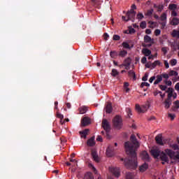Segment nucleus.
Listing matches in <instances>:
<instances>
[{
  "instance_id": "obj_29",
  "label": "nucleus",
  "mask_w": 179,
  "mask_h": 179,
  "mask_svg": "<svg viewBox=\"0 0 179 179\" xmlns=\"http://www.w3.org/2000/svg\"><path fill=\"white\" fill-rule=\"evenodd\" d=\"M92 156L95 162H99V155H97V152L96 151L92 152Z\"/></svg>"
},
{
  "instance_id": "obj_34",
  "label": "nucleus",
  "mask_w": 179,
  "mask_h": 179,
  "mask_svg": "<svg viewBox=\"0 0 179 179\" xmlns=\"http://www.w3.org/2000/svg\"><path fill=\"white\" fill-rule=\"evenodd\" d=\"M160 61L159 60H157V61H155L152 64H151V66L152 68H155V66H157V65H160Z\"/></svg>"
},
{
  "instance_id": "obj_31",
  "label": "nucleus",
  "mask_w": 179,
  "mask_h": 179,
  "mask_svg": "<svg viewBox=\"0 0 179 179\" xmlns=\"http://www.w3.org/2000/svg\"><path fill=\"white\" fill-rule=\"evenodd\" d=\"M87 107L83 106V107L80 108V114H85V113H87Z\"/></svg>"
},
{
  "instance_id": "obj_50",
  "label": "nucleus",
  "mask_w": 179,
  "mask_h": 179,
  "mask_svg": "<svg viewBox=\"0 0 179 179\" xmlns=\"http://www.w3.org/2000/svg\"><path fill=\"white\" fill-rule=\"evenodd\" d=\"M173 92L169 93L168 94V98L166 99V100L171 101V98L173 97Z\"/></svg>"
},
{
  "instance_id": "obj_58",
  "label": "nucleus",
  "mask_w": 179,
  "mask_h": 179,
  "mask_svg": "<svg viewBox=\"0 0 179 179\" xmlns=\"http://www.w3.org/2000/svg\"><path fill=\"white\" fill-rule=\"evenodd\" d=\"M61 143H66V138L65 137H62L60 138Z\"/></svg>"
},
{
  "instance_id": "obj_54",
  "label": "nucleus",
  "mask_w": 179,
  "mask_h": 179,
  "mask_svg": "<svg viewBox=\"0 0 179 179\" xmlns=\"http://www.w3.org/2000/svg\"><path fill=\"white\" fill-rule=\"evenodd\" d=\"M147 62H148V59H146V57H143L141 59V64H146Z\"/></svg>"
},
{
  "instance_id": "obj_33",
  "label": "nucleus",
  "mask_w": 179,
  "mask_h": 179,
  "mask_svg": "<svg viewBox=\"0 0 179 179\" xmlns=\"http://www.w3.org/2000/svg\"><path fill=\"white\" fill-rule=\"evenodd\" d=\"M171 36L172 37H179V31L173 29Z\"/></svg>"
},
{
  "instance_id": "obj_48",
  "label": "nucleus",
  "mask_w": 179,
  "mask_h": 179,
  "mask_svg": "<svg viewBox=\"0 0 179 179\" xmlns=\"http://www.w3.org/2000/svg\"><path fill=\"white\" fill-rule=\"evenodd\" d=\"M161 33H162V31L160 29H155V35L157 36H160Z\"/></svg>"
},
{
  "instance_id": "obj_3",
  "label": "nucleus",
  "mask_w": 179,
  "mask_h": 179,
  "mask_svg": "<svg viewBox=\"0 0 179 179\" xmlns=\"http://www.w3.org/2000/svg\"><path fill=\"white\" fill-rule=\"evenodd\" d=\"M102 127L103 128V129L106 131L107 139H110V134H108L110 133V131L111 130V126H110V123H108V121H107V120L103 119L102 120Z\"/></svg>"
},
{
  "instance_id": "obj_9",
  "label": "nucleus",
  "mask_w": 179,
  "mask_h": 179,
  "mask_svg": "<svg viewBox=\"0 0 179 179\" xmlns=\"http://www.w3.org/2000/svg\"><path fill=\"white\" fill-rule=\"evenodd\" d=\"M114 155V147L109 145L106 149V156L108 157H113Z\"/></svg>"
},
{
  "instance_id": "obj_39",
  "label": "nucleus",
  "mask_w": 179,
  "mask_h": 179,
  "mask_svg": "<svg viewBox=\"0 0 179 179\" xmlns=\"http://www.w3.org/2000/svg\"><path fill=\"white\" fill-rule=\"evenodd\" d=\"M161 76H162V78H164V79H165V80H169V78H170V76L166 73L161 74Z\"/></svg>"
},
{
  "instance_id": "obj_1",
  "label": "nucleus",
  "mask_w": 179,
  "mask_h": 179,
  "mask_svg": "<svg viewBox=\"0 0 179 179\" xmlns=\"http://www.w3.org/2000/svg\"><path fill=\"white\" fill-rule=\"evenodd\" d=\"M131 141H127L124 143V148L126 150L127 155H128L129 159L121 158V161L124 162L125 167L127 169H136L138 167V162L136 157V150L139 148V142L136 139L135 134H131L130 136Z\"/></svg>"
},
{
  "instance_id": "obj_10",
  "label": "nucleus",
  "mask_w": 179,
  "mask_h": 179,
  "mask_svg": "<svg viewBox=\"0 0 179 179\" xmlns=\"http://www.w3.org/2000/svg\"><path fill=\"white\" fill-rule=\"evenodd\" d=\"M155 141L157 142V143L158 145H161V146H163V145H164L163 143V136L162 134H158L156 137H155Z\"/></svg>"
},
{
  "instance_id": "obj_8",
  "label": "nucleus",
  "mask_w": 179,
  "mask_h": 179,
  "mask_svg": "<svg viewBox=\"0 0 179 179\" xmlns=\"http://www.w3.org/2000/svg\"><path fill=\"white\" fill-rule=\"evenodd\" d=\"M150 153L152 156L155 157V159H157L159 156H160L162 152H160V150H159L158 148H153L151 150Z\"/></svg>"
},
{
  "instance_id": "obj_40",
  "label": "nucleus",
  "mask_w": 179,
  "mask_h": 179,
  "mask_svg": "<svg viewBox=\"0 0 179 179\" xmlns=\"http://www.w3.org/2000/svg\"><path fill=\"white\" fill-rule=\"evenodd\" d=\"M113 39L115 41H120V40H121V36H120V35H113Z\"/></svg>"
},
{
  "instance_id": "obj_16",
  "label": "nucleus",
  "mask_w": 179,
  "mask_h": 179,
  "mask_svg": "<svg viewBox=\"0 0 179 179\" xmlns=\"http://www.w3.org/2000/svg\"><path fill=\"white\" fill-rule=\"evenodd\" d=\"M92 2L93 3V6L94 8H96L97 9H100L101 8V2L99 0H91Z\"/></svg>"
},
{
  "instance_id": "obj_36",
  "label": "nucleus",
  "mask_w": 179,
  "mask_h": 179,
  "mask_svg": "<svg viewBox=\"0 0 179 179\" xmlns=\"http://www.w3.org/2000/svg\"><path fill=\"white\" fill-rule=\"evenodd\" d=\"M170 10H176L177 9V5L176 4H170L169 6Z\"/></svg>"
},
{
  "instance_id": "obj_45",
  "label": "nucleus",
  "mask_w": 179,
  "mask_h": 179,
  "mask_svg": "<svg viewBox=\"0 0 179 179\" xmlns=\"http://www.w3.org/2000/svg\"><path fill=\"white\" fill-rule=\"evenodd\" d=\"M140 27L141 29H146V22L145 21L141 22L140 24Z\"/></svg>"
},
{
  "instance_id": "obj_56",
  "label": "nucleus",
  "mask_w": 179,
  "mask_h": 179,
  "mask_svg": "<svg viewBox=\"0 0 179 179\" xmlns=\"http://www.w3.org/2000/svg\"><path fill=\"white\" fill-rule=\"evenodd\" d=\"M135 29L134 28H131L129 30V34H134V33H135Z\"/></svg>"
},
{
  "instance_id": "obj_19",
  "label": "nucleus",
  "mask_w": 179,
  "mask_h": 179,
  "mask_svg": "<svg viewBox=\"0 0 179 179\" xmlns=\"http://www.w3.org/2000/svg\"><path fill=\"white\" fill-rule=\"evenodd\" d=\"M170 24H171V26H178L179 19L176 17H173L172 20H171Z\"/></svg>"
},
{
  "instance_id": "obj_4",
  "label": "nucleus",
  "mask_w": 179,
  "mask_h": 179,
  "mask_svg": "<svg viewBox=\"0 0 179 179\" xmlns=\"http://www.w3.org/2000/svg\"><path fill=\"white\" fill-rule=\"evenodd\" d=\"M113 125L115 128H117V129H121L122 127V119L121 117L117 115L113 119Z\"/></svg>"
},
{
  "instance_id": "obj_47",
  "label": "nucleus",
  "mask_w": 179,
  "mask_h": 179,
  "mask_svg": "<svg viewBox=\"0 0 179 179\" xmlns=\"http://www.w3.org/2000/svg\"><path fill=\"white\" fill-rule=\"evenodd\" d=\"M159 87L162 91H164V90H166V89H167V86L166 85H159Z\"/></svg>"
},
{
  "instance_id": "obj_41",
  "label": "nucleus",
  "mask_w": 179,
  "mask_h": 179,
  "mask_svg": "<svg viewBox=\"0 0 179 179\" xmlns=\"http://www.w3.org/2000/svg\"><path fill=\"white\" fill-rule=\"evenodd\" d=\"M161 20L162 22H164V20H167V14L166 13H162V15H161Z\"/></svg>"
},
{
  "instance_id": "obj_5",
  "label": "nucleus",
  "mask_w": 179,
  "mask_h": 179,
  "mask_svg": "<svg viewBox=\"0 0 179 179\" xmlns=\"http://www.w3.org/2000/svg\"><path fill=\"white\" fill-rule=\"evenodd\" d=\"M149 102H148L145 105H143L141 107L136 104V110L138 111V113H146L148 110H149Z\"/></svg>"
},
{
  "instance_id": "obj_22",
  "label": "nucleus",
  "mask_w": 179,
  "mask_h": 179,
  "mask_svg": "<svg viewBox=\"0 0 179 179\" xmlns=\"http://www.w3.org/2000/svg\"><path fill=\"white\" fill-rule=\"evenodd\" d=\"M148 169H149V165L146 163H144L143 165L140 166L139 170L140 171H141V173H143L144 171H146Z\"/></svg>"
},
{
  "instance_id": "obj_30",
  "label": "nucleus",
  "mask_w": 179,
  "mask_h": 179,
  "mask_svg": "<svg viewBox=\"0 0 179 179\" xmlns=\"http://www.w3.org/2000/svg\"><path fill=\"white\" fill-rule=\"evenodd\" d=\"M123 48H127V50H131L134 47V45L130 46L129 43L123 42L122 43Z\"/></svg>"
},
{
  "instance_id": "obj_51",
  "label": "nucleus",
  "mask_w": 179,
  "mask_h": 179,
  "mask_svg": "<svg viewBox=\"0 0 179 179\" xmlns=\"http://www.w3.org/2000/svg\"><path fill=\"white\" fill-rule=\"evenodd\" d=\"M144 86H146L147 87H149V86H150V84H149V83H141V87H144Z\"/></svg>"
},
{
  "instance_id": "obj_2",
  "label": "nucleus",
  "mask_w": 179,
  "mask_h": 179,
  "mask_svg": "<svg viewBox=\"0 0 179 179\" xmlns=\"http://www.w3.org/2000/svg\"><path fill=\"white\" fill-rule=\"evenodd\" d=\"M136 15V12L133 9H131L130 10L127 11L126 16H122V20H124V22H129V20H131L132 23L135 22V16Z\"/></svg>"
},
{
  "instance_id": "obj_17",
  "label": "nucleus",
  "mask_w": 179,
  "mask_h": 179,
  "mask_svg": "<svg viewBox=\"0 0 179 179\" xmlns=\"http://www.w3.org/2000/svg\"><path fill=\"white\" fill-rule=\"evenodd\" d=\"M89 129H85V130L80 131L79 134L81 138H84L85 139H86L87 134H89Z\"/></svg>"
},
{
  "instance_id": "obj_18",
  "label": "nucleus",
  "mask_w": 179,
  "mask_h": 179,
  "mask_svg": "<svg viewBox=\"0 0 179 179\" xmlns=\"http://www.w3.org/2000/svg\"><path fill=\"white\" fill-rule=\"evenodd\" d=\"M142 54L145 55V57H149L152 55V51L148 48H143L141 50Z\"/></svg>"
},
{
  "instance_id": "obj_25",
  "label": "nucleus",
  "mask_w": 179,
  "mask_h": 179,
  "mask_svg": "<svg viewBox=\"0 0 179 179\" xmlns=\"http://www.w3.org/2000/svg\"><path fill=\"white\" fill-rule=\"evenodd\" d=\"M156 78H157V79L154 82V85H159L160 83V82H162V80H163V77L162 76V75H157L156 76Z\"/></svg>"
},
{
  "instance_id": "obj_43",
  "label": "nucleus",
  "mask_w": 179,
  "mask_h": 179,
  "mask_svg": "<svg viewBox=\"0 0 179 179\" xmlns=\"http://www.w3.org/2000/svg\"><path fill=\"white\" fill-rule=\"evenodd\" d=\"M148 78H149V73H145L144 76L142 78V80L143 82H146V80H148Z\"/></svg>"
},
{
  "instance_id": "obj_32",
  "label": "nucleus",
  "mask_w": 179,
  "mask_h": 179,
  "mask_svg": "<svg viewBox=\"0 0 179 179\" xmlns=\"http://www.w3.org/2000/svg\"><path fill=\"white\" fill-rule=\"evenodd\" d=\"M169 76H178V73L174 70H171L169 73Z\"/></svg>"
},
{
  "instance_id": "obj_59",
  "label": "nucleus",
  "mask_w": 179,
  "mask_h": 179,
  "mask_svg": "<svg viewBox=\"0 0 179 179\" xmlns=\"http://www.w3.org/2000/svg\"><path fill=\"white\" fill-rule=\"evenodd\" d=\"M155 79H156V76H152V77L149 79L150 83H153V80H155Z\"/></svg>"
},
{
  "instance_id": "obj_23",
  "label": "nucleus",
  "mask_w": 179,
  "mask_h": 179,
  "mask_svg": "<svg viewBox=\"0 0 179 179\" xmlns=\"http://www.w3.org/2000/svg\"><path fill=\"white\" fill-rule=\"evenodd\" d=\"M110 56L113 59H117V58L118 57V52H117L115 50L110 51Z\"/></svg>"
},
{
  "instance_id": "obj_28",
  "label": "nucleus",
  "mask_w": 179,
  "mask_h": 179,
  "mask_svg": "<svg viewBox=\"0 0 179 179\" xmlns=\"http://www.w3.org/2000/svg\"><path fill=\"white\" fill-rule=\"evenodd\" d=\"M129 73V76H130V78H133V80H136V74H135V71L133 70H130L128 72Z\"/></svg>"
},
{
  "instance_id": "obj_42",
  "label": "nucleus",
  "mask_w": 179,
  "mask_h": 179,
  "mask_svg": "<svg viewBox=\"0 0 179 179\" xmlns=\"http://www.w3.org/2000/svg\"><path fill=\"white\" fill-rule=\"evenodd\" d=\"M170 64L171 66H176V65H177V60L176 59H173L170 61Z\"/></svg>"
},
{
  "instance_id": "obj_21",
  "label": "nucleus",
  "mask_w": 179,
  "mask_h": 179,
  "mask_svg": "<svg viewBox=\"0 0 179 179\" xmlns=\"http://www.w3.org/2000/svg\"><path fill=\"white\" fill-rule=\"evenodd\" d=\"M177 143L171 144L170 147L173 149V150H179V138H177Z\"/></svg>"
},
{
  "instance_id": "obj_38",
  "label": "nucleus",
  "mask_w": 179,
  "mask_h": 179,
  "mask_svg": "<svg viewBox=\"0 0 179 179\" xmlns=\"http://www.w3.org/2000/svg\"><path fill=\"white\" fill-rule=\"evenodd\" d=\"M153 15V9L148 10L145 13V16H152Z\"/></svg>"
},
{
  "instance_id": "obj_35",
  "label": "nucleus",
  "mask_w": 179,
  "mask_h": 179,
  "mask_svg": "<svg viewBox=\"0 0 179 179\" xmlns=\"http://www.w3.org/2000/svg\"><path fill=\"white\" fill-rule=\"evenodd\" d=\"M119 72H118V71H117V69H112V73H111V75H112V76H114V77H115V76H117V75H119Z\"/></svg>"
},
{
  "instance_id": "obj_60",
  "label": "nucleus",
  "mask_w": 179,
  "mask_h": 179,
  "mask_svg": "<svg viewBox=\"0 0 179 179\" xmlns=\"http://www.w3.org/2000/svg\"><path fill=\"white\" fill-rule=\"evenodd\" d=\"M96 141L98 142H103V138L101 137V136H98L96 138Z\"/></svg>"
},
{
  "instance_id": "obj_46",
  "label": "nucleus",
  "mask_w": 179,
  "mask_h": 179,
  "mask_svg": "<svg viewBox=\"0 0 179 179\" xmlns=\"http://www.w3.org/2000/svg\"><path fill=\"white\" fill-rule=\"evenodd\" d=\"M164 82L167 85V86H171V85H173L171 80H164Z\"/></svg>"
},
{
  "instance_id": "obj_11",
  "label": "nucleus",
  "mask_w": 179,
  "mask_h": 179,
  "mask_svg": "<svg viewBox=\"0 0 179 179\" xmlns=\"http://www.w3.org/2000/svg\"><path fill=\"white\" fill-rule=\"evenodd\" d=\"M94 136L91 137L90 139L87 141V146H90V148L96 145V142L94 141Z\"/></svg>"
},
{
  "instance_id": "obj_62",
  "label": "nucleus",
  "mask_w": 179,
  "mask_h": 179,
  "mask_svg": "<svg viewBox=\"0 0 179 179\" xmlns=\"http://www.w3.org/2000/svg\"><path fill=\"white\" fill-rule=\"evenodd\" d=\"M174 104L176 106V108H179V101L177 100L174 102Z\"/></svg>"
},
{
  "instance_id": "obj_57",
  "label": "nucleus",
  "mask_w": 179,
  "mask_h": 179,
  "mask_svg": "<svg viewBox=\"0 0 179 179\" xmlns=\"http://www.w3.org/2000/svg\"><path fill=\"white\" fill-rule=\"evenodd\" d=\"M162 52H164V55H166V54H167V48L166 47L162 48Z\"/></svg>"
},
{
  "instance_id": "obj_63",
  "label": "nucleus",
  "mask_w": 179,
  "mask_h": 179,
  "mask_svg": "<svg viewBox=\"0 0 179 179\" xmlns=\"http://www.w3.org/2000/svg\"><path fill=\"white\" fill-rule=\"evenodd\" d=\"M175 89L176 90H177L178 92H179V83H176L175 85Z\"/></svg>"
},
{
  "instance_id": "obj_7",
  "label": "nucleus",
  "mask_w": 179,
  "mask_h": 179,
  "mask_svg": "<svg viewBox=\"0 0 179 179\" xmlns=\"http://www.w3.org/2000/svg\"><path fill=\"white\" fill-rule=\"evenodd\" d=\"M109 171H110V173H113L115 177H117V178L120 177V176L121 175L120 172V168L110 167Z\"/></svg>"
},
{
  "instance_id": "obj_12",
  "label": "nucleus",
  "mask_w": 179,
  "mask_h": 179,
  "mask_svg": "<svg viewBox=\"0 0 179 179\" xmlns=\"http://www.w3.org/2000/svg\"><path fill=\"white\" fill-rule=\"evenodd\" d=\"M105 110L107 114H111V113L113 112V106L111 105V103H108L106 104Z\"/></svg>"
},
{
  "instance_id": "obj_52",
  "label": "nucleus",
  "mask_w": 179,
  "mask_h": 179,
  "mask_svg": "<svg viewBox=\"0 0 179 179\" xmlns=\"http://www.w3.org/2000/svg\"><path fill=\"white\" fill-rule=\"evenodd\" d=\"M126 179H134V177L132 176V173H127L126 176Z\"/></svg>"
},
{
  "instance_id": "obj_37",
  "label": "nucleus",
  "mask_w": 179,
  "mask_h": 179,
  "mask_svg": "<svg viewBox=\"0 0 179 179\" xmlns=\"http://www.w3.org/2000/svg\"><path fill=\"white\" fill-rule=\"evenodd\" d=\"M154 8H157L158 12H162V10H163L164 7L163 6H157L156 4H155Z\"/></svg>"
},
{
  "instance_id": "obj_64",
  "label": "nucleus",
  "mask_w": 179,
  "mask_h": 179,
  "mask_svg": "<svg viewBox=\"0 0 179 179\" xmlns=\"http://www.w3.org/2000/svg\"><path fill=\"white\" fill-rule=\"evenodd\" d=\"M178 13L177 12H176V10H172L171 12V16H177Z\"/></svg>"
},
{
  "instance_id": "obj_44",
  "label": "nucleus",
  "mask_w": 179,
  "mask_h": 179,
  "mask_svg": "<svg viewBox=\"0 0 179 179\" xmlns=\"http://www.w3.org/2000/svg\"><path fill=\"white\" fill-rule=\"evenodd\" d=\"M145 17L143 16V14L141 13H138L137 14V19H138V20H142V19H143Z\"/></svg>"
},
{
  "instance_id": "obj_55",
  "label": "nucleus",
  "mask_w": 179,
  "mask_h": 179,
  "mask_svg": "<svg viewBox=\"0 0 179 179\" xmlns=\"http://www.w3.org/2000/svg\"><path fill=\"white\" fill-rule=\"evenodd\" d=\"M57 118H60V120H64V115H62L61 113H57Z\"/></svg>"
},
{
  "instance_id": "obj_27",
  "label": "nucleus",
  "mask_w": 179,
  "mask_h": 179,
  "mask_svg": "<svg viewBox=\"0 0 179 179\" xmlns=\"http://www.w3.org/2000/svg\"><path fill=\"white\" fill-rule=\"evenodd\" d=\"M172 101L166 99L164 102V108L167 110L170 108V106H171Z\"/></svg>"
},
{
  "instance_id": "obj_24",
  "label": "nucleus",
  "mask_w": 179,
  "mask_h": 179,
  "mask_svg": "<svg viewBox=\"0 0 179 179\" xmlns=\"http://www.w3.org/2000/svg\"><path fill=\"white\" fill-rule=\"evenodd\" d=\"M84 179H94V176L92 173L87 172L85 174Z\"/></svg>"
},
{
  "instance_id": "obj_15",
  "label": "nucleus",
  "mask_w": 179,
  "mask_h": 179,
  "mask_svg": "<svg viewBox=\"0 0 179 179\" xmlns=\"http://www.w3.org/2000/svg\"><path fill=\"white\" fill-rule=\"evenodd\" d=\"M144 43H151L152 44H155V39L152 38L148 35H145L144 36Z\"/></svg>"
},
{
  "instance_id": "obj_13",
  "label": "nucleus",
  "mask_w": 179,
  "mask_h": 179,
  "mask_svg": "<svg viewBox=\"0 0 179 179\" xmlns=\"http://www.w3.org/2000/svg\"><path fill=\"white\" fill-rule=\"evenodd\" d=\"M81 124L83 127H87V125H89V124H90V118L85 117L81 121Z\"/></svg>"
},
{
  "instance_id": "obj_26",
  "label": "nucleus",
  "mask_w": 179,
  "mask_h": 179,
  "mask_svg": "<svg viewBox=\"0 0 179 179\" xmlns=\"http://www.w3.org/2000/svg\"><path fill=\"white\" fill-rule=\"evenodd\" d=\"M128 55V52L127 50H120L118 53V57H121V58H125Z\"/></svg>"
},
{
  "instance_id": "obj_14",
  "label": "nucleus",
  "mask_w": 179,
  "mask_h": 179,
  "mask_svg": "<svg viewBox=\"0 0 179 179\" xmlns=\"http://www.w3.org/2000/svg\"><path fill=\"white\" fill-rule=\"evenodd\" d=\"M141 157L143 160H146V162H149V159H150L149 154L146 151H143L141 152Z\"/></svg>"
},
{
  "instance_id": "obj_6",
  "label": "nucleus",
  "mask_w": 179,
  "mask_h": 179,
  "mask_svg": "<svg viewBox=\"0 0 179 179\" xmlns=\"http://www.w3.org/2000/svg\"><path fill=\"white\" fill-rule=\"evenodd\" d=\"M159 157L162 160V164H165V163H169V155L167 152H162L161 154L159 155Z\"/></svg>"
},
{
  "instance_id": "obj_20",
  "label": "nucleus",
  "mask_w": 179,
  "mask_h": 179,
  "mask_svg": "<svg viewBox=\"0 0 179 179\" xmlns=\"http://www.w3.org/2000/svg\"><path fill=\"white\" fill-rule=\"evenodd\" d=\"M131 62H132V59H131V57H127L124 60L122 65L131 66Z\"/></svg>"
},
{
  "instance_id": "obj_53",
  "label": "nucleus",
  "mask_w": 179,
  "mask_h": 179,
  "mask_svg": "<svg viewBox=\"0 0 179 179\" xmlns=\"http://www.w3.org/2000/svg\"><path fill=\"white\" fill-rule=\"evenodd\" d=\"M174 90L171 87L168 88V90L166 91V93H173Z\"/></svg>"
},
{
  "instance_id": "obj_49",
  "label": "nucleus",
  "mask_w": 179,
  "mask_h": 179,
  "mask_svg": "<svg viewBox=\"0 0 179 179\" xmlns=\"http://www.w3.org/2000/svg\"><path fill=\"white\" fill-rule=\"evenodd\" d=\"M164 64L166 69H169L170 68V65L169 64V62H167V60H164Z\"/></svg>"
},
{
  "instance_id": "obj_61",
  "label": "nucleus",
  "mask_w": 179,
  "mask_h": 179,
  "mask_svg": "<svg viewBox=\"0 0 179 179\" xmlns=\"http://www.w3.org/2000/svg\"><path fill=\"white\" fill-rule=\"evenodd\" d=\"M103 37H104V40L107 41V40H108V37H110V36L108 35V34L105 33L103 34Z\"/></svg>"
}]
</instances>
